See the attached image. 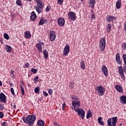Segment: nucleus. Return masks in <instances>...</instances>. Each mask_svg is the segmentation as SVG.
I'll list each match as a JSON object with an SVG mask.
<instances>
[{
    "label": "nucleus",
    "instance_id": "1",
    "mask_svg": "<svg viewBox=\"0 0 126 126\" xmlns=\"http://www.w3.org/2000/svg\"><path fill=\"white\" fill-rule=\"evenodd\" d=\"M36 119V115L35 114L28 115L26 118L25 117L22 118L24 123L28 124V126H34V123H35Z\"/></svg>",
    "mask_w": 126,
    "mask_h": 126
},
{
    "label": "nucleus",
    "instance_id": "2",
    "mask_svg": "<svg viewBox=\"0 0 126 126\" xmlns=\"http://www.w3.org/2000/svg\"><path fill=\"white\" fill-rule=\"evenodd\" d=\"M118 122V117H112L109 118L107 120L108 126H117V122Z\"/></svg>",
    "mask_w": 126,
    "mask_h": 126
},
{
    "label": "nucleus",
    "instance_id": "3",
    "mask_svg": "<svg viewBox=\"0 0 126 126\" xmlns=\"http://www.w3.org/2000/svg\"><path fill=\"white\" fill-rule=\"evenodd\" d=\"M95 92L97 93L99 96H103L105 94V92H106V90L102 86H98L95 89Z\"/></svg>",
    "mask_w": 126,
    "mask_h": 126
},
{
    "label": "nucleus",
    "instance_id": "4",
    "mask_svg": "<svg viewBox=\"0 0 126 126\" xmlns=\"http://www.w3.org/2000/svg\"><path fill=\"white\" fill-rule=\"evenodd\" d=\"M75 112L77 113V115L79 118H81L82 120H83L85 117V111L82 108H77Z\"/></svg>",
    "mask_w": 126,
    "mask_h": 126
},
{
    "label": "nucleus",
    "instance_id": "5",
    "mask_svg": "<svg viewBox=\"0 0 126 126\" xmlns=\"http://www.w3.org/2000/svg\"><path fill=\"white\" fill-rule=\"evenodd\" d=\"M98 47L101 52L105 51V48H106V39L105 38H102L100 39Z\"/></svg>",
    "mask_w": 126,
    "mask_h": 126
},
{
    "label": "nucleus",
    "instance_id": "6",
    "mask_svg": "<svg viewBox=\"0 0 126 126\" xmlns=\"http://www.w3.org/2000/svg\"><path fill=\"white\" fill-rule=\"evenodd\" d=\"M118 69L119 70V73L120 75V77L123 79L124 81L125 80V74L124 73V72L126 73V67L124 66L123 68V66H119L118 68Z\"/></svg>",
    "mask_w": 126,
    "mask_h": 126
},
{
    "label": "nucleus",
    "instance_id": "7",
    "mask_svg": "<svg viewBox=\"0 0 126 126\" xmlns=\"http://www.w3.org/2000/svg\"><path fill=\"white\" fill-rule=\"evenodd\" d=\"M80 101L74 100L72 101V106L71 109L75 111L77 108L80 107Z\"/></svg>",
    "mask_w": 126,
    "mask_h": 126
},
{
    "label": "nucleus",
    "instance_id": "8",
    "mask_svg": "<svg viewBox=\"0 0 126 126\" xmlns=\"http://www.w3.org/2000/svg\"><path fill=\"white\" fill-rule=\"evenodd\" d=\"M68 19L69 20H71V21H74L76 18V15H75V13L73 11L69 12L68 13Z\"/></svg>",
    "mask_w": 126,
    "mask_h": 126
},
{
    "label": "nucleus",
    "instance_id": "9",
    "mask_svg": "<svg viewBox=\"0 0 126 126\" xmlns=\"http://www.w3.org/2000/svg\"><path fill=\"white\" fill-rule=\"evenodd\" d=\"M49 38L51 42H54L56 40V32L54 31H50L49 32Z\"/></svg>",
    "mask_w": 126,
    "mask_h": 126
},
{
    "label": "nucleus",
    "instance_id": "10",
    "mask_svg": "<svg viewBox=\"0 0 126 126\" xmlns=\"http://www.w3.org/2000/svg\"><path fill=\"white\" fill-rule=\"evenodd\" d=\"M0 102L1 103H6V96L3 93H0Z\"/></svg>",
    "mask_w": 126,
    "mask_h": 126
},
{
    "label": "nucleus",
    "instance_id": "11",
    "mask_svg": "<svg viewBox=\"0 0 126 126\" xmlns=\"http://www.w3.org/2000/svg\"><path fill=\"white\" fill-rule=\"evenodd\" d=\"M69 45H66L65 46L63 51V56H66V55H68V53H69Z\"/></svg>",
    "mask_w": 126,
    "mask_h": 126
},
{
    "label": "nucleus",
    "instance_id": "12",
    "mask_svg": "<svg viewBox=\"0 0 126 126\" xmlns=\"http://www.w3.org/2000/svg\"><path fill=\"white\" fill-rule=\"evenodd\" d=\"M101 71L103 73L104 75L107 77L108 76V68L105 65H102L101 67Z\"/></svg>",
    "mask_w": 126,
    "mask_h": 126
},
{
    "label": "nucleus",
    "instance_id": "13",
    "mask_svg": "<svg viewBox=\"0 0 126 126\" xmlns=\"http://www.w3.org/2000/svg\"><path fill=\"white\" fill-rule=\"evenodd\" d=\"M58 25H59L61 27L63 26L65 23L64 19L62 17L59 18L58 19Z\"/></svg>",
    "mask_w": 126,
    "mask_h": 126
},
{
    "label": "nucleus",
    "instance_id": "14",
    "mask_svg": "<svg viewBox=\"0 0 126 126\" xmlns=\"http://www.w3.org/2000/svg\"><path fill=\"white\" fill-rule=\"evenodd\" d=\"M106 20H107V22H108L109 23H110V22H111V21H112V22L113 23L114 20H116V18H115V17L112 16V15H108L106 17Z\"/></svg>",
    "mask_w": 126,
    "mask_h": 126
},
{
    "label": "nucleus",
    "instance_id": "15",
    "mask_svg": "<svg viewBox=\"0 0 126 126\" xmlns=\"http://www.w3.org/2000/svg\"><path fill=\"white\" fill-rule=\"evenodd\" d=\"M116 60L118 64H122V61H121V55L120 53H117L116 55Z\"/></svg>",
    "mask_w": 126,
    "mask_h": 126
},
{
    "label": "nucleus",
    "instance_id": "16",
    "mask_svg": "<svg viewBox=\"0 0 126 126\" xmlns=\"http://www.w3.org/2000/svg\"><path fill=\"white\" fill-rule=\"evenodd\" d=\"M5 50L7 53H11L12 52V47L11 46L6 44L4 46Z\"/></svg>",
    "mask_w": 126,
    "mask_h": 126
},
{
    "label": "nucleus",
    "instance_id": "17",
    "mask_svg": "<svg viewBox=\"0 0 126 126\" xmlns=\"http://www.w3.org/2000/svg\"><path fill=\"white\" fill-rule=\"evenodd\" d=\"M115 89L119 92V93H123V87L122 86H120L119 85H116L115 86Z\"/></svg>",
    "mask_w": 126,
    "mask_h": 126
},
{
    "label": "nucleus",
    "instance_id": "18",
    "mask_svg": "<svg viewBox=\"0 0 126 126\" xmlns=\"http://www.w3.org/2000/svg\"><path fill=\"white\" fill-rule=\"evenodd\" d=\"M120 102L123 105H125L126 103V95H122L120 96Z\"/></svg>",
    "mask_w": 126,
    "mask_h": 126
},
{
    "label": "nucleus",
    "instance_id": "19",
    "mask_svg": "<svg viewBox=\"0 0 126 126\" xmlns=\"http://www.w3.org/2000/svg\"><path fill=\"white\" fill-rule=\"evenodd\" d=\"M24 37L26 39H30L31 38V33L29 31H26L25 32Z\"/></svg>",
    "mask_w": 126,
    "mask_h": 126
},
{
    "label": "nucleus",
    "instance_id": "20",
    "mask_svg": "<svg viewBox=\"0 0 126 126\" xmlns=\"http://www.w3.org/2000/svg\"><path fill=\"white\" fill-rule=\"evenodd\" d=\"M34 8L35 10L37 11V13H41L42 11H43V7H39L38 6H34Z\"/></svg>",
    "mask_w": 126,
    "mask_h": 126
},
{
    "label": "nucleus",
    "instance_id": "21",
    "mask_svg": "<svg viewBox=\"0 0 126 126\" xmlns=\"http://www.w3.org/2000/svg\"><path fill=\"white\" fill-rule=\"evenodd\" d=\"M35 47L36 48V49H37L39 53H42V52H43V47H42V46L39 45V43H36L35 44Z\"/></svg>",
    "mask_w": 126,
    "mask_h": 126
},
{
    "label": "nucleus",
    "instance_id": "22",
    "mask_svg": "<svg viewBox=\"0 0 126 126\" xmlns=\"http://www.w3.org/2000/svg\"><path fill=\"white\" fill-rule=\"evenodd\" d=\"M36 17H37V16L36 15V13H35V12L32 11L31 13V20L32 21H34V20L36 19Z\"/></svg>",
    "mask_w": 126,
    "mask_h": 126
},
{
    "label": "nucleus",
    "instance_id": "23",
    "mask_svg": "<svg viewBox=\"0 0 126 126\" xmlns=\"http://www.w3.org/2000/svg\"><path fill=\"white\" fill-rule=\"evenodd\" d=\"M35 2L37 3V5H36V6L44 8V4H43V2H42V0H39Z\"/></svg>",
    "mask_w": 126,
    "mask_h": 126
},
{
    "label": "nucleus",
    "instance_id": "24",
    "mask_svg": "<svg viewBox=\"0 0 126 126\" xmlns=\"http://www.w3.org/2000/svg\"><path fill=\"white\" fill-rule=\"evenodd\" d=\"M42 53H43V54L44 55V59L47 60V59L49 58V54L48 53V51H47V50L46 49L43 50Z\"/></svg>",
    "mask_w": 126,
    "mask_h": 126
},
{
    "label": "nucleus",
    "instance_id": "25",
    "mask_svg": "<svg viewBox=\"0 0 126 126\" xmlns=\"http://www.w3.org/2000/svg\"><path fill=\"white\" fill-rule=\"evenodd\" d=\"M95 3H96L95 0H90L89 4L91 5L92 8H94Z\"/></svg>",
    "mask_w": 126,
    "mask_h": 126
},
{
    "label": "nucleus",
    "instance_id": "26",
    "mask_svg": "<svg viewBox=\"0 0 126 126\" xmlns=\"http://www.w3.org/2000/svg\"><path fill=\"white\" fill-rule=\"evenodd\" d=\"M121 6H122V0H118L116 2V7L118 9H120V8H121Z\"/></svg>",
    "mask_w": 126,
    "mask_h": 126
},
{
    "label": "nucleus",
    "instance_id": "27",
    "mask_svg": "<svg viewBox=\"0 0 126 126\" xmlns=\"http://www.w3.org/2000/svg\"><path fill=\"white\" fill-rule=\"evenodd\" d=\"M37 125L38 126H45V122L42 120H39L37 121Z\"/></svg>",
    "mask_w": 126,
    "mask_h": 126
},
{
    "label": "nucleus",
    "instance_id": "28",
    "mask_svg": "<svg viewBox=\"0 0 126 126\" xmlns=\"http://www.w3.org/2000/svg\"><path fill=\"white\" fill-rule=\"evenodd\" d=\"M47 21V20H46V19H45L44 18H41V19H40L39 23H38V25L41 26V25H43V24H45V23Z\"/></svg>",
    "mask_w": 126,
    "mask_h": 126
},
{
    "label": "nucleus",
    "instance_id": "29",
    "mask_svg": "<svg viewBox=\"0 0 126 126\" xmlns=\"http://www.w3.org/2000/svg\"><path fill=\"white\" fill-rule=\"evenodd\" d=\"M106 29L107 30V33H110V32H111V29H112V26L110 24H108L107 25Z\"/></svg>",
    "mask_w": 126,
    "mask_h": 126
},
{
    "label": "nucleus",
    "instance_id": "30",
    "mask_svg": "<svg viewBox=\"0 0 126 126\" xmlns=\"http://www.w3.org/2000/svg\"><path fill=\"white\" fill-rule=\"evenodd\" d=\"M102 120H103V118L101 117H99L98 118L97 121L98 122V124H99L100 126H104V122L102 121Z\"/></svg>",
    "mask_w": 126,
    "mask_h": 126
},
{
    "label": "nucleus",
    "instance_id": "31",
    "mask_svg": "<svg viewBox=\"0 0 126 126\" xmlns=\"http://www.w3.org/2000/svg\"><path fill=\"white\" fill-rule=\"evenodd\" d=\"M92 116V113H91V110L89 109L87 114L86 118L88 119H90V118H91Z\"/></svg>",
    "mask_w": 126,
    "mask_h": 126
},
{
    "label": "nucleus",
    "instance_id": "32",
    "mask_svg": "<svg viewBox=\"0 0 126 126\" xmlns=\"http://www.w3.org/2000/svg\"><path fill=\"white\" fill-rule=\"evenodd\" d=\"M80 67L82 69H85V63L83 60H82L80 63Z\"/></svg>",
    "mask_w": 126,
    "mask_h": 126
},
{
    "label": "nucleus",
    "instance_id": "33",
    "mask_svg": "<svg viewBox=\"0 0 126 126\" xmlns=\"http://www.w3.org/2000/svg\"><path fill=\"white\" fill-rule=\"evenodd\" d=\"M16 4L18 5V6H22V1L21 0H16Z\"/></svg>",
    "mask_w": 126,
    "mask_h": 126
},
{
    "label": "nucleus",
    "instance_id": "34",
    "mask_svg": "<svg viewBox=\"0 0 126 126\" xmlns=\"http://www.w3.org/2000/svg\"><path fill=\"white\" fill-rule=\"evenodd\" d=\"M20 87L21 89V91L22 92V95H23V96H24V95H25V92L24 91V88L23 87V86L22 85H20Z\"/></svg>",
    "mask_w": 126,
    "mask_h": 126
},
{
    "label": "nucleus",
    "instance_id": "35",
    "mask_svg": "<svg viewBox=\"0 0 126 126\" xmlns=\"http://www.w3.org/2000/svg\"><path fill=\"white\" fill-rule=\"evenodd\" d=\"M34 92L36 94L38 93H40V88H39V87H37L34 88Z\"/></svg>",
    "mask_w": 126,
    "mask_h": 126
},
{
    "label": "nucleus",
    "instance_id": "36",
    "mask_svg": "<svg viewBox=\"0 0 126 126\" xmlns=\"http://www.w3.org/2000/svg\"><path fill=\"white\" fill-rule=\"evenodd\" d=\"M4 39H6V40H9V36H8V34L7 33H4L3 34Z\"/></svg>",
    "mask_w": 126,
    "mask_h": 126
},
{
    "label": "nucleus",
    "instance_id": "37",
    "mask_svg": "<svg viewBox=\"0 0 126 126\" xmlns=\"http://www.w3.org/2000/svg\"><path fill=\"white\" fill-rule=\"evenodd\" d=\"M30 65V63H26L24 65V68H26V67L28 68L29 67V66Z\"/></svg>",
    "mask_w": 126,
    "mask_h": 126
},
{
    "label": "nucleus",
    "instance_id": "38",
    "mask_svg": "<svg viewBox=\"0 0 126 126\" xmlns=\"http://www.w3.org/2000/svg\"><path fill=\"white\" fill-rule=\"evenodd\" d=\"M58 4L60 5H62L63 2V0H57Z\"/></svg>",
    "mask_w": 126,
    "mask_h": 126
},
{
    "label": "nucleus",
    "instance_id": "39",
    "mask_svg": "<svg viewBox=\"0 0 126 126\" xmlns=\"http://www.w3.org/2000/svg\"><path fill=\"white\" fill-rule=\"evenodd\" d=\"M122 48L125 51L126 50V43H123L122 44Z\"/></svg>",
    "mask_w": 126,
    "mask_h": 126
},
{
    "label": "nucleus",
    "instance_id": "40",
    "mask_svg": "<svg viewBox=\"0 0 126 126\" xmlns=\"http://www.w3.org/2000/svg\"><path fill=\"white\" fill-rule=\"evenodd\" d=\"M71 98L73 99V100H79V98H78L77 96H71Z\"/></svg>",
    "mask_w": 126,
    "mask_h": 126
},
{
    "label": "nucleus",
    "instance_id": "41",
    "mask_svg": "<svg viewBox=\"0 0 126 126\" xmlns=\"http://www.w3.org/2000/svg\"><path fill=\"white\" fill-rule=\"evenodd\" d=\"M48 93L49 95H53V90H52V89H49L48 91Z\"/></svg>",
    "mask_w": 126,
    "mask_h": 126
},
{
    "label": "nucleus",
    "instance_id": "42",
    "mask_svg": "<svg viewBox=\"0 0 126 126\" xmlns=\"http://www.w3.org/2000/svg\"><path fill=\"white\" fill-rule=\"evenodd\" d=\"M50 9H51V6L48 5L46 8L45 10L46 12H49V11H50Z\"/></svg>",
    "mask_w": 126,
    "mask_h": 126
},
{
    "label": "nucleus",
    "instance_id": "43",
    "mask_svg": "<svg viewBox=\"0 0 126 126\" xmlns=\"http://www.w3.org/2000/svg\"><path fill=\"white\" fill-rule=\"evenodd\" d=\"M37 70H37V69H36L35 68H32V69H31V71H32V72H33V73H37Z\"/></svg>",
    "mask_w": 126,
    "mask_h": 126
},
{
    "label": "nucleus",
    "instance_id": "44",
    "mask_svg": "<svg viewBox=\"0 0 126 126\" xmlns=\"http://www.w3.org/2000/svg\"><path fill=\"white\" fill-rule=\"evenodd\" d=\"M38 79H39V76H36V77H34V83H36V82H38V81H39V80H38Z\"/></svg>",
    "mask_w": 126,
    "mask_h": 126
},
{
    "label": "nucleus",
    "instance_id": "45",
    "mask_svg": "<svg viewBox=\"0 0 126 126\" xmlns=\"http://www.w3.org/2000/svg\"><path fill=\"white\" fill-rule=\"evenodd\" d=\"M10 90L11 94L14 96V95H15V93H14V89H13V88H11Z\"/></svg>",
    "mask_w": 126,
    "mask_h": 126
},
{
    "label": "nucleus",
    "instance_id": "46",
    "mask_svg": "<svg viewBox=\"0 0 126 126\" xmlns=\"http://www.w3.org/2000/svg\"><path fill=\"white\" fill-rule=\"evenodd\" d=\"M66 107V105L65 104V102H63V103L62 104V110H63V111H64V108H65Z\"/></svg>",
    "mask_w": 126,
    "mask_h": 126
},
{
    "label": "nucleus",
    "instance_id": "47",
    "mask_svg": "<svg viewBox=\"0 0 126 126\" xmlns=\"http://www.w3.org/2000/svg\"><path fill=\"white\" fill-rule=\"evenodd\" d=\"M4 109V106L3 105L1 104V103H0V111H2Z\"/></svg>",
    "mask_w": 126,
    "mask_h": 126
},
{
    "label": "nucleus",
    "instance_id": "48",
    "mask_svg": "<svg viewBox=\"0 0 126 126\" xmlns=\"http://www.w3.org/2000/svg\"><path fill=\"white\" fill-rule=\"evenodd\" d=\"M43 94L44 96H45V97H47V96H48V95H49V94H48V93L45 91H43Z\"/></svg>",
    "mask_w": 126,
    "mask_h": 126
},
{
    "label": "nucleus",
    "instance_id": "49",
    "mask_svg": "<svg viewBox=\"0 0 126 126\" xmlns=\"http://www.w3.org/2000/svg\"><path fill=\"white\" fill-rule=\"evenodd\" d=\"M4 117L3 113L0 112V119H2Z\"/></svg>",
    "mask_w": 126,
    "mask_h": 126
},
{
    "label": "nucleus",
    "instance_id": "50",
    "mask_svg": "<svg viewBox=\"0 0 126 126\" xmlns=\"http://www.w3.org/2000/svg\"><path fill=\"white\" fill-rule=\"evenodd\" d=\"M1 126H7V123L6 122L2 123Z\"/></svg>",
    "mask_w": 126,
    "mask_h": 126
},
{
    "label": "nucleus",
    "instance_id": "51",
    "mask_svg": "<svg viewBox=\"0 0 126 126\" xmlns=\"http://www.w3.org/2000/svg\"><path fill=\"white\" fill-rule=\"evenodd\" d=\"M53 125H54L55 126H60L59 124H58V123H57L56 122H54L53 123Z\"/></svg>",
    "mask_w": 126,
    "mask_h": 126
},
{
    "label": "nucleus",
    "instance_id": "52",
    "mask_svg": "<svg viewBox=\"0 0 126 126\" xmlns=\"http://www.w3.org/2000/svg\"><path fill=\"white\" fill-rule=\"evenodd\" d=\"M96 18V17L95 16V14H92V19H95Z\"/></svg>",
    "mask_w": 126,
    "mask_h": 126
},
{
    "label": "nucleus",
    "instance_id": "53",
    "mask_svg": "<svg viewBox=\"0 0 126 126\" xmlns=\"http://www.w3.org/2000/svg\"><path fill=\"white\" fill-rule=\"evenodd\" d=\"M38 43L39 45H40L41 46H44V42L39 41H38Z\"/></svg>",
    "mask_w": 126,
    "mask_h": 126
},
{
    "label": "nucleus",
    "instance_id": "54",
    "mask_svg": "<svg viewBox=\"0 0 126 126\" xmlns=\"http://www.w3.org/2000/svg\"><path fill=\"white\" fill-rule=\"evenodd\" d=\"M11 106L12 107V108H16V105L14 103L11 104Z\"/></svg>",
    "mask_w": 126,
    "mask_h": 126
},
{
    "label": "nucleus",
    "instance_id": "55",
    "mask_svg": "<svg viewBox=\"0 0 126 126\" xmlns=\"http://www.w3.org/2000/svg\"><path fill=\"white\" fill-rule=\"evenodd\" d=\"M10 73L11 75V74L13 75L14 73V71L13 70H11Z\"/></svg>",
    "mask_w": 126,
    "mask_h": 126
},
{
    "label": "nucleus",
    "instance_id": "56",
    "mask_svg": "<svg viewBox=\"0 0 126 126\" xmlns=\"http://www.w3.org/2000/svg\"><path fill=\"white\" fill-rule=\"evenodd\" d=\"M0 86H2V83L1 82V81L0 80Z\"/></svg>",
    "mask_w": 126,
    "mask_h": 126
},
{
    "label": "nucleus",
    "instance_id": "57",
    "mask_svg": "<svg viewBox=\"0 0 126 126\" xmlns=\"http://www.w3.org/2000/svg\"><path fill=\"white\" fill-rule=\"evenodd\" d=\"M43 100V97H41L39 99L40 101H42Z\"/></svg>",
    "mask_w": 126,
    "mask_h": 126
},
{
    "label": "nucleus",
    "instance_id": "58",
    "mask_svg": "<svg viewBox=\"0 0 126 126\" xmlns=\"http://www.w3.org/2000/svg\"><path fill=\"white\" fill-rule=\"evenodd\" d=\"M9 84L10 86H12V83H11L10 82H9Z\"/></svg>",
    "mask_w": 126,
    "mask_h": 126
},
{
    "label": "nucleus",
    "instance_id": "59",
    "mask_svg": "<svg viewBox=\"0 0 126 126\" xmlns=\"http://www.w3.org/2000/svg\"><path fill=\"white\" fill-rule=\"evenodd\" d=\"M34 1H35V2H37V1H39V0H33Z\"/></svg>",
    "mask_w": 126,
    "mask_h": 126
},
{
    "label": "nucleus",
    "instance_id": "60",
    "mask_svg": "<svg viewBox=\"0 0 126 126\" xmlns=\"http://www.w3.org/2000/svg\"><path fill=\"white\" fill-rule=\"evenodd\" d=\"M123 126V124L122 123L119 124V126Z\"/></svg>",
    "mask_w": 126,
    "mask_h": 126
},
{
    "label": "nucleus",
    "instance_id": "61",
    "mask_svg": "<svg viewBox=\"0 0 126 126\" xmlns=\"http://www.w3.org/2000/svg\"><path fill=\"white\" fill-rule=\"evenodd\" d=\"M28 1H29L30 2H31V1H32V0H28Z\"/></svg>",
    "mask_w": 126,
    "mask_h": 126
},
{
    "label": "nucleus",
    "instance_id": "62",
    "mask_svg": "<svg viewBox=\"0 0 126 126\" xmlns=\"http://www.w3.org/2000/svg\"><path fill=\"white\" fill-rule=\"evenodd\" d=\"M22 85H24V83L23 82H22Z\"/></svg>",
    "mask_w": 126,
    "mask_h": 126
},
{
    "label": "nucleus",
    "instance_id": "63",
    "mask_svg": "<svg viewBox=\"0 0 126 126\" xmlns=\"http://www.w3.org/2000/svg\"><path fill=\"white\" fill-rule=\"evenodd\" d=\"M12 77H14V74L12 75Z\"/></svg>",
    "mask_w": 126,
    "mask_h": 126
},
{
    "label": "nucleus",
    "instance_id": "64",
    "mask_svg": "<svg viewBox=\"0 0 126 126\" xmlns=\"http://www.w3.org/2000/svg\"><path fill=\"white\" fill-rule=\"evenodd\" d=\"M81 1H83V0H81Z\"/></svg>",
    "mask_w": 126,
    "mask_h": 126
}]
</instances>
